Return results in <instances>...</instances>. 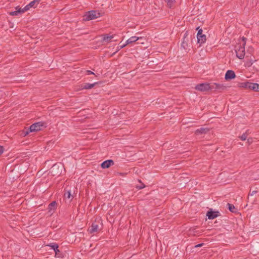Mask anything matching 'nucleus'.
I'll return each instance as SVG.
<instances>
[{"label": "nucleus", "mask_w": 259, "mask_h": 259, "mask_svg": "<svg viewBox=\"0 0 259 259\" xmlns=\"http://www.w3.org/2000/svg\"><path fill=\"white\" fill-rule=\"evenodd\" d=\"M246 39V38L242 37L238 40V42L235 48L236 56L240 59H242L244 57Z\"/></svg>", "instance_id": "obj_1"}, {"label": "nucleus", "mask_w": 259, "mask_h": 259, "mask_svg": "<svg viewBox=\"0 0 259 259\" xmlns=\"http://www.w3.org/2000/svg\"><path fill=\"white\" fill-rule=\"evenodd\" d=\"M102 14L97 11H90L86 13L83 16V20L85 21H89L100 17Z\"/></svg>", "instance_id": "obj_2"}, {"label": "nucleus", "mask_w": 259, "mask_h": 259, "mask_svg": "<svg viewBox=\"0 0 259 259\" xmlns=\"http://www.w3.org/2000/svg\"><path fill=\"white\" fill-rule=\"evenodd\" d=\"M209 83H203L197 84L195 87V89L201 92L208 91L211 89Z\"/></svg>", "instance_id": "obj_3"}, {"label": "nucleus", "mask_w": 259, "mask_h": 259, "mask_svg": "<svg viewBox=\"0 0 259 259\" xmlns=\"http://www.w3.org/2000/svg\"><path fill=\"white\" fill-rule=\"evenodd\" d=\"M197 38L198 43L200 44V45L205 42L206 36L205 35L202 34V30L201 29L198 30L197 34Z\"/></svg>", "instance_id": "obj_4"}, {"label": "nucleus", "mask_w": 259, "mask_h": 259, "mask_svg": "<svg viewBox=\"0 0 259 259\" xmlns=\"http://www.w3.org/2000/svg\"><path fill=\"white\" fill-rule=\"evenodd\" d=\"M62 169V166L60 168V167L58 165L55 164L52 167L51 169V172L53 175H59L61 173Z\"/></svg>", "instance_id": "obj_5"}, {"label": "nucleus", "mask_w": 259, "mask_h": 259, "mask_svg": "<svg viewBox=\"0 0 259 259\" xmlns=\"http://www.w3.org/2000/svg\"><path fill=\"white\" fill-rule=\"evenodd\" d=\"M39 3V0H33L23 8L24 10L26 12L31 8H35L38 5Z\"/></svg>", "instance_id": "obj_6"}, {"label": "nucleus", "mask_w": 259, "mask_h": 259, "mask_svg": "<svg viewBox=\"0 0 259 259\" xmlns=\"http://www.w3.org/2000/svg\"><path fill=\"white\" fill-rule=\"evenodd\" d=\"M42 124L40 122H36L32 124L30 127L29 130L30 132L39 131L41 129Z\"/></svg>", "instance_id": "obj_7"}, {"label": "nucleus", "mask_w": 259, "mask_h": 259, "mask_svg": "<svg viewBox=\"0 0 259 259\" xmlns=\"http://www.w3.org/2000/svg\"><path fill=\"white\" fill-rule=\"evenodd\" d=\"M236 77V74L234 71L229 70L227 71L225 75V78L226 80H231Z\"/></svg>", "instance_id": "obj_8"}, {"label": "nucleus", "mask_w": 259, "mask_h": 259, "mask_svg": "<svg viewBox=\"0 0 259 259\" xmlns=\"http://www.w3.org/2000/svg\"><path fill=\"white\" fill-rule=\"evenodd\" d=\"M113 164L114 161L112 160H107L102 163L101 167L103 168H107Z\"/></svg>", "instance_id": "obj_9"}, {"label": "nucleus", "mask_w": 259, "mask_h": 259, "mask_svg": "<svg viewBox=\"0 0 259 259\" xmlns=\"http://www.w3.org/2000/svg\"><path fill=\"white\" fill-rule=\"evenodd\" d=\"M188 40V34H187V32H186L184 34V40L183 41L182 43V47L185 49V50H187L188 47H190L189 45H188V44L187 41V40Z\"/></svg>", "instance_id": "obj_10"}, {"label": "nucleus", "mask_w": 259, "mask_h": 259, "mask_svg": "<svg viewBox=\"0 0 259 259\" xmlns=\"http://www.w3.org/2000/svg\"><path fill=\"white\" fill-rule=\"evenodd\" d=\"M99 230L98 225L93 223L91 227L88 229V232L91 233H94L97 232Z\"/></svg>", "instance_id": "obj_11"}, {"label": "nucleus", "mask_w": 259, "mask_h": 259, "mask_svg": "<svg viewBox=\"0 0 259 259\" xmlns=\"http://www.w3.org/2000/svg\"><path fill=\"white\" fill-rule=\"evenodd\" d=\"M256 61V60L254 59V58H251L250 57V58L247 59L245 62V63H244V66L245 67H250L252 64L253 63Z\"/></svg>", "instance_id": "obj_12"}, {"label": "nucleus", "mask_w": 259, "mask_h": 259, "mask_svg": "<svg viewBox=\"0 0 259 259\" xmlns=\"http://www.w3.org/2000/svg\"><path fill=\"white\" fill-rule=\"evenodd\" d=\"M25 12V11L24 10V9H21L19 7H17L16 8V11L11 12L10 13V15L12 16H17L20 13H23Z\"/></svg>", "instance_id": "obj_13"}, {"label": "nucleus", "mask_w": 259, "mask_h": 259, "mask_svg": "<svg viewBox=\"0 0 259 259\" xmlns=\"http://www.w3.org/2000/svg\"><path fill=\"white\" fill-rule=\"evenodd\" d=\"M56 207V203L55 201H53L48 206L49 212L52 213L54 211Z\"/></svg>", "instance_id": "obj_14"}, {"label": "nucleus", "mask_w": 259, "mask_h": 259, "mask_svg": "<svg viewBox=\"0 0 259 259\" xmlns=\"http://www.w3.org/2000/svg\"><path fill=\"white\" fill-rule=\"evenodd\" d=\"M139 39V37H137L136 36H132L126 41V45L131 44L134 42H136Z\"/></svg>", "instance_id": "obj_15"}, {"label": "nucleus", "mask_w": 259, "mask_h": 259, "mask_svg": "<svg viewBox=\"0 0 259 259\" xmlns=\"http://www.w3.org/2000/svg\"><path fill=\"white\" fill-rule=\"evenodd\" d=\"M97 82H95L94 83H87L84 84L81 86L82 89H91L93 88L95 84H96Z\"/></svg>", "instance_id": "obj_16"}, {"label": "nucleus", "mask_w": 259, "mask_h": 259, "mask_svg": "<svg viewBox=\"0 0 259 259\" xmlns=\"http://www.w3.org/2000/svg\"><path fill=\"white\" fill-rule=\"evenodd\" d=\"M206 215L209 219H213L218 216V214L217 212L208 211Z\"/></svg>", "instance_id": "obj_17"}, {"label": "nucleus", "mask_w": 259, "mask_h": 259, "mask_svg": "<svg viewBox=\"0 0 259 259\" xmlns=\"http://www.w3.org/2000/svg\"><path fill=\"white\" fill-rule=\"evenodd\" d=\"M208 131V130L204 128H200L196 131L195 134L196 135H200L202 134L206 133Z\"/></svg>", "instance_id": "obj_18"}, {"label": "nucleus", "mask_w": 259, "mask_h": 259, "mask_svg": "<svg viewBox=\"0 0 259 259\" xmlns=\"http://www.w3.org/2000/svg\"><path fill=\"white\" fill-rule=\"evenodd\" d=\"M249 82H244L238 83V87L242 88L248 89Z\"/></svg>", "instance_id": "obj_19"}, {"label": "nucleus", "mask_w": 259, "mask_h": 259, "mask_svg": "<svg viewBox=\"0 0 259 259\" xmlns=\"http://www.w3.org/2000/svg\"><path fill=\"white\" fill-rule=\"evenodd\" d=\"M64 197L65 199H70L71 198V192L70 191L65 192Z\"/></svg>", "instance_id": "obj_20"}, {"label": "nucleus", "mask_w": 259, "mask_h": 259, "mask_svg": "<svg viewBox=\"0 0 259 259\" xmlns=\"http://www.w3.org/2000/svg\"><path fill=\"white\" fill-rule=\"evenodd\" d=\"M213 85L215 86L214 88L217 89H224L225 88V87L222 84H219L217 83H214Z\"/></svg>", "instance_id": "obj_21"}, {"label": "nucleus", "mask_w": 259, "mask_h": 259, "mask_svg": "<svg viewBox=\"0 0 259 259\" xmlns=\"http://www.w3.org/2000/svg\"><path fill=\"white\" fill-rule=\"evenodd\" d=\"M113 38V35H105L103 37V40L107 42H109L112 38Z\"/></svg>", "instance_id": "obj_22"}, {"label": "nucleus", "mask_w": 259, "mask_h": 259, "mask_svg": "<svg viewBox=\"0 0 259 259\" xmlns=\"http://www.w3.org/2000/svg\"><path fill=\"white\" fill-rule=\"evenodd\" d=\"M49 246H51L54 249L56 253L57 252H59V250L58 249V246L57 244L53 243L51 245H49Z\"/></svg>", "instance_id": "obj_23"}, {"label": "nucleus", "mask_w": 259, "mask_h": 259, "mask_svg": "<svg viewBox=\"0 0 259 259\" xmlns=\"http://www.w3.org/2000/svg\"><path fill=\"white\" fill-rule=\"evenodd\" d=\"M256 83H251L249 82L248 89H251L254 91L256 90Z\"/></svg>", "instance_id": "obj_24"}, {"label": "nucleus", "mask_w": 259, "mask_h": 259, "mask_svg": "<svg viewBox=\"0 0 259 259\" xmlns=\"http://www.w3.org/2000/svg\"><path fill=\"white\" fill-rule=\"evenodd\" d=\"M168 7L171 8L175 2V0H164Z\"/></svg>", "instance_id": "obj_25"}, {"label": "nucleus", "mask_w": 259, "mask_h": 259, "mask_svg": "<svg viewBox=\"0 0 259 259\" xmlns=\"http://www.w3.org/2000/svg\"><path fill=\"white\" fill-rule=\"evenodd\" d=\"M247 137V133H245L243 134L239 138L241 140L245 141V140H246Z\"/></svg>", "instance_id": "obj_26"}, {"label": "nucleus", "mask_w": 259, "mask_h": 259, "mask_svg": "<svg viewBox=\"0 0 259 259\" xmlns=\"http://www.w3.org/2000/svg\"><path fill=\"white\" fill-rule=\"evenodd\" d=\"M228 208L231 212H234V209H235V207L233 205L231 204L230 203L228 204Z\"/></svg>", "instance_id": "obj_27"}, {"label": "nucleus", "mask_w": 259, "mask_h": 259, "mask_svg": "<svg viewBox=\"0 0 259 259\" xmlns=\"http://www.w3.org/2000/svg\"><path fill=\"white\" fill-rule=\"evenodd\" d=\"M145 187V186L143 184L141 183L140 185H137L136 186V188L139 189H141L144 188Z\"/></svg>", "instance_id": "obj_28"}, {"label": "nucleus", "mask_w": 259, "mask_h": 259, "mask_svg": "<svg viewBox=\"0 0 259 259\" xmlns=\"http://www.w3.org/2000/svg\"><path fill=\"white\" fill-rule=\"evenodd\" d=\"M127 45H126V43L125 44H123V45H120L117 48H118V50H119L122 48H123L124 47H125Z\"/></svg>", "instance_id": "obj_29"}, {"label": "nucleus", "mask_w": 259, "mask_h": 259, "mask_svg": "<svg viewBox=\"0 0 259 259\" xmlns=\"http://www.w3.org/2000/svg\"><path fill=\"white\" fill-rule=\"evenodd\" d=\"M4 151V148L3 146H0V155L3 153Z\"/></svg>", "instance_id": "obj_30"}, {"label": "nucleus", "mask_w": 259, "mask_h": 259, "mask_svg": "<svg viewBox=\"0 0 259 259\" xmlns=\"http://www.w3.org/2000/svg\"><path fill=\"white\" fill-rule=\"evenodd\" d=\"M203 245H204V243H200V244H197V245H196L195 246V247H196V248L200 247L202 246Z\"/></svg>", "instance_id": "obj_31"}, {"label": "nucleus", "mask_w": 259, "mask_h": 259, "mask_svg": "<svg viewBox=\"0 0 259 259\" xmlns=\"http://www.w3.org/2000/svg\"><path fill=\"white\" fill-rule=\"evenodd\" d=\"M255 92H259V84L256 83Z\"/></svg>", "instance_id": "obj_32"}, {"label": "nucleus", "mask_w": 259, "mask_h": 259, "mask_svg": "<svg viewBox=\"0 0 259 259\" xmlns=\"http://www.w3.org/2000/svg\"><path fill=\"white\" fill-rule=\"evenodd\" d=\"M87 73H88V74H94V72H93L92 71H90V70H88L87 71Z\"/></svg>", "instance_id": "obj_33"}, {"label": "nucleus", "mask_w": 259, "mask_h": 259, "mask_svg": "<svg viewBox=\"0 0 259 259\" xmlns=\"http://www.w3.org/2000/svg\"><path fill=\"white\" fill-rule=\"evenodd\" d=\"M247 51H249L250 53H251L253 52V48L250 47V48L248 49Z\"/></svg>", "instance_id": "obj_34"}, {"label": "nucleus", "mask_w": 259, "mask_h": 259, "mask_svg": "<svg viewBox=\"0 0 259 259\" xmlns=\"http://www.w3.org/2000/svg\"><path fill=\"white\" fill-rule=\"evenodd\" d=\"M255 193H256V191H252V193H250V195H254Z\"/></svg>", "instance_id": "obj_35"}, {"label": "nucleus", "mask_w": 259, "mask_h": 259, "mask_svg": "<svg viewBox=\"0 0 259 259\" xmlns=\"http://www.w3.org/2000/svg\"><path fill=\"white\" fill-rule=\"evenodd\" d=\"M247 142L248 143H251V139H247Z\"/></svg>", "instance_id": "obj_36"}]
</instances>
